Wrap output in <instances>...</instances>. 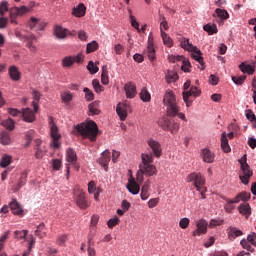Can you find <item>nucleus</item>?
<instances>
[{
  "label": "nucleus",
  "instance_id": "obj_1",
  "mask_svg": "<svg viewBox=\"0 0 256 256\" xmlns=\"http://www.w3.org/2000/svg\"><path fill=\"white\" fill-rule=\"evenodd\" d=\"M142 164L139 165V171L137 173V183H143V175L146 177H153L157 174V168L153 165V154H142Z\"/></svg>",
  "mask_w": 256,
  "mask_h": 256
},
{
  "label": "nucleus",
  "instance_id": "obj_2",
  "mask_svg": "<svg viewBox=\"0 0 256 256\" xmlns=\"http://www.w3.org/2000/svg\"><path fill=\"white\" fill-rule=\"evenodd\" d=\"M163 103L166 107V113L168 117H177L178 119H182V121H187L185 115L179 112V106L177 105V98L173 91H168L165 93L163 98Z\"/></svg>",
  "mask_w": 256,
  "mask_h": 256
},
{
  "label": "nucleus",
  "instance_id": "obj_3",
  "mask_svg": "<svg viewBox=\"0 0 256 256\" xmlns=\"http://www.w3.org/2000/svg\"><path fill=\"white\" fill-rule=\"evenodd\" d=\"M75 129L83 139H89L91 141L97 140V135L99 133V128L94 121H89L86 124H78L75 126Z\"/></svg>",
  "mask_w": 256,
  "mask_h": 256
},
{
  "label": "nucleus",
  "instance_id": "obj_4",
  "mask_svg": "<svg viewBox=\"0 0 256 256\" xmlns=\"http://www.w3.org/2000/svg\"><path fill=\"white\" fill-rule=\"evenodd\" d=\"M238 162L240 163L239 179L243 185H249V179L253 177V170L247 163V154H244Z\"/></svg>",
  "mask_w": 256,
  "mask_h": 256
},
{
  "label": "nucleus",
  "instance_id": "obj_5",
  "mask_svg": "<svg viewBox=\"0 0 256 256\" xmlns=\"http://www.w3.org/2000/svg\"><path fill=\"white\" fill-rule=\"evenodd\" d=\"M158 125L161 127L164 131H170L172 135H175L177 131H179V122L175 120V117L173 116H163L158 120Z\"/></svg>",
  "mask_w": 256,
  "mask_h": 256
},
{
  "label": "nucleus",
  "instance_id": "obj_6",
  "mask_svg": "<svg viewBox=\"0 0 256 256\" xmlns=\"http://www.w3.org/2000/svg\"><path fill=\"white\" fill-rule=\"evenodd\" d=\"M187 183H194L195 188L199 193H201L202 199H205V189L203 186L205 185V178L201 175V173L192 172L186 178Z\"/></svg>",
  "mask_w": 256,
  "mask_h": 256
},
{
  "label": "nucleus",
  "instance_id": "obj_7",
  "mask_svg": "<svg viewBox=\"0 0 256 256\" xmlns=\"http://www.w3.org/2000/svg\"><path fill=\"white\" fill-rule=\"evenodd\" d=\"M180 45L182 47V49H185L186 51H189L191 54V57H193V59H195V61H198V63L200 65H204L203 63V53H201V50H199V48H197V46H193V44H191L189 42V39H183L181 42H180Z\"/></svg>",
  "mask_w": 256,
  "mask_h": 256
},
{
  "label": "nucleus",
  "instance_id": "obj_8",
  "mask_svg": "<svg viewBox=\"0 0 256 256\" xmlns=\"http://www.w3.org/2000/svg\"><path fill=\"white\" fill-rule=\"evenodd\" d=\"M73 195L74 201L79 209H87L91 206V204L89 203V201H87V198L85 197V192H83L81 188H74Z\"/></svg>",
  "mask_w": 256,
  "mask_h": 256
},
{
  "label": "nucleus",
  "instance_id": "obj_9",
  "mask_svg": "<svg viewBox=\"0 0 256 256\" xmlns=\"http://www.w3.org/2000/svg\"><path fill=\"white\" fill-rule=\"evenodd\" d=\"M66 173H67V179H69V173L71 171V167L76 169V171H79V164H77V154L73 149L69 148L66 151Z\"/></svg>",
  "mask_w": 256,
  "mask_h": 256
},
{
  "label": "nucleus",
  "instance_id": "obj_10",
  "mask_svg": "<svg viewBox=\"0 0 256 256\" xmlns=\"http://www.w3.org/2000/svg\"><path fill=\"white\" fill-rule=\"evenodd\" d=\"M49 127L50 136L52 139V147H54V149H59V147H61V143L59 142V140L61 139V134H59V127H57V125L53 121V118L51 117L49 120Z\"/></svg>",
  "mask_w": 256,
  "mask_h": 256
},
{
  "label": "nucleus",
  "instance_id": "obj_11",
  "mask_svg": "<svg viewBox=\"0 0 256 256\" xmlns=\"http://www.w3.org/2000/svg\"><path fill=\"white\" fill-rule=\"evenodd\" d=\"M182 95L183 101L186 103V107H191V105H193L191 97H199V95H201V90H199L197 86H192L189 91H184Z\"/></svg>",
  "mask_w": 256,
  "mask_h": 256
},
{
  "label": "nucleus",
  "instance_id": "obj_12",
  "mask_svg": "<svg viewBox=\"0 0 256 256\" xmlns=\"http://www.w3.org/2000/svg\"><path fill=\"white\" fill-rule=\"evenodd\" d=\"M32 106L34 107V111L31 110V108H25L21 112V117H23V121L26 123H33V121H35V113H37L39 105L37 102H32Z\"/></svg>",
  "mask_w": 256,
  "mask_h": 256
},
{
  "label": "nucleus",
  "instance_id": "obj_13",
  "mask_svg": "<svg viewBox=\"0 0 256 256\" xmlns=\"http://www.w3.org/2000/svg\"><path fill=\"white\" fill-rule=\"evenodd\" d=\"M83 54H78L76 56H66L62 60V67H71L73 63H83Z\"/></svg>",
  "mask_w": 256,
  "mask_h": 256
},
{
  "label": "nucleus",
  "instance_id": "obj_14",
  "mask_svg": "<svg viewBox=\"0 0 256 256\" xmlns=\"http://www.w3.org/2000/svg\"><path fill=\"white\" fill-rule=\"evenodd\" d=\"M34 157L37 159H43L45 157V153H47V148L43 145V141L41 139L34 140Z\"/></svg>",
  "mask_w": 256,
  "mask_h": 256
},
{
  "label": "nucleus",
  "instance_id": "obj_15",
  "mask_svg": "<svg viewBox=\"0 0 256 256\" xmlns=\"http://www.w3.org/2000/svg\"><path fill=\"white\" fill-rule=\"evenodd\" d=\"M131 109V106L127 102L119 103L116 107V113L120 117V121L127 119V111Z\"/></svg>",
  "mask_w": 256,
  "mask_h": 256
},
{
  "label": "nucleus",
  "instance_id": "obj_16",
  "mask_svg": "<svg viewBox=\"0 0 256 256\" xmlns=\"http://www.w3.org/2000/svg\"><path fill=\"white\" fill-rule=\"evenodd\" d=\"M45 22L41 21V19L36 17H31L30 21H28V27L30 29H35L36 31H43L45 29Z\"/></svg>",
  "mask_w": 256,
  "mask_h": 256
},
{
  "label": "nucleus",
  "instance_id": "obj_17",
  "mask_svg": "<svg viewBox=\"0 0 256 256\" xmlns=\"http://www.w3.org/2000/svg\"><path fill=\"white\" fill-rule=\"evenodd\" d=\"M147 145L153 151L155 157H161V155L163 154V150L161 149V143L150 138L147 140Z\"/></svg>",
  "mask_w": 256,
  "mask_h": 256
},
{
  "label": "nucleus",
  "instance_id": "obj_18",
  "mask_svg": "<svg viewBox=\"0 0 256 256\" xmlns=\"http://www.w3.org/2000/svg\"><path fill=\"white\" fill-rule=\"evenodd\" d=\"M124 91L126 93L127 99H135L137 95V86L133 82H127L124 85Z\"/></svg>",
  "mask_w": 256,
  "mask_h": 256
},
{
  "label": "nucleus",
  "instance_id": "obj_19",
  "mask_svg": "<svg viewBox=\"0 0 256 256\" xmlns=\"http://www.w3.org/2000/svg\"><path fill=\"white\" fill-rule=\"evenodd\" d=\"M196 230L193 231V237H199V235H205L207 233V222L205 220H199L196 223Z\"/></svg>",
  "mask_w": 256,
  "mask_h": 256
},
{
  "label": "nucleus",
  "instance_id": "obj_20",
  "mask_svg": "<svg viewBox=\"0 0 256 256\" xmlns=\"http://www.w3.org/2000/svg\"><path fill=\"white\" fill-rule=\"evenodd\" d=\"M9 207L13 213V215H18L19 217H23L25 215V212L23 211V208L21 207V204L17 200H13L9 203Z\"/></svg>",
  "mask_w": 256,
  "mask_h": 256
},
{
  "label": "nucleus",
  "instance_id": "obj_21",
  "mask_svg": "<svg viewBox=\"0 0 256 256\" xmlns=\"http://www.w3.org/2000/svg\"><path fill=\"white\" fill-rule=\"evenodd\" d=\"M126 187L132 195H139V191H141V186H139L135 179L129 180Z\"/></svg>",
  "mask_w": 256,
  "mask_h": 256
},
{
  "label": "nucleus",
  "instance_id": "obj_22",
  "mask_svg": "<svg viewBox=\"0 0 256 256\" xmlns=\"http://www.w3.org/2000/svg\"><path fill=\"white\" fill-rule=\"evenodd\" d=\"M201 157L204 163H213L215 161V154H213V152L207 148H204L201 151Z\"/></svg>",
  "mask_w": 256,
  "mask_h": 256
},
{
  "label": "nucleus",
  "instance_id": "obj_23",
  "mask_svg": "<svg viewBox=\"0 0 256 256\" xmlns=\"http://www.w3.org/2000/svg\"><path fill=\"white\" fill-rule=\"evenodd\" d=\"M109 161H111V152H109V150H105L102 153V156L98 159V163L107 169V167H109Z\"/></svg>",
  "mask_w": 256,
  "mask_h": 256
},
{
  "label": "nucleus",
  "instance_id": "obj_24",
  "mask_svg": "<svg viewBox=\"0 0 256 256\" xmlns=\"http://www.w3.org/2000/svg\"><path fill=\"white\" fill-rule=\"evenodd\" d=\"M221 149L224 153H231V146L229 145V139H227V132L221 134Z\"/></svg>",
  "mask_w": 256,
  "mask_h": 256
},
{
  "label": "nucleus",
  "instance_id": "obj_25",
  "mask_svg": "<svg viewBox=\"0 0 256 256\" xmlns=\"http://www.w3.org/2000/svg\"><path fill=\"white\" fill-rule=\"evenodd\" d=\"M54 35L57 39H65V37H67V35H69V30H67L61 26H55Z\"/></svg>",
  "mask_w": 256,
  "mask_h": 256
},
{
  "label": "nucleus",
  "instance_id": "obj_26",
  "mask_svg": "<svg viewBox=\"0 0 256 256\" xmlns=\"http://www.w3.org/2000/svg\"><path fill=\"white\" fill-rule=\"evenodd\" d=\"M8 73L12 81H19V79H21V72L19 71L17 66H10L8 69Z\"/></svg>",
  "mask_w": 256,
  "mask_h": 256
},
{
  "label": "nucleus",
  "instance_id": "obj_27",
  "mask_svg": "<svg viewBox=\"0 0 256 256\" xmlns=\"http://www.w3.org/2000/svg\"><path fill=\"white\" fill-rule=\"evenodd\" d=\"M238 211L241 215H244L246 219H249V216L251 215V206L249 204H240Z\"/></svg>",
  "mask_w": 256,
  "mask_h": 256
},
{
  "label": "nucleus",
  "instance_id": "obj_28",
  "mask_svg": "<svg viewBox=\"0 0 256 256\" xmlns=\"http://www.w3.org/2000/svg\"><path fill=\"white\" fill-rule=\"evenodd\" d=\"M85 11H87L85 4H79L78 7L72 10V14L75 17H85Z\"/></svg>",
  "mask_w": 256,
  "mask_h": 256
},
{
  "label": "nucleus",
  "instance_id": "obj_29",
  "mask_svg": "<svg viewBox=\"0 0 256 256\" xmlns=\"http://www.w3.org/2000/svg\"><path fill=\"white\" fill-rule=\"evenodd\" d=\"M215 13H216V15L218 17V19H217L218 23L219 22L223 23V21L227 20V18L229 17V12H227L224 9L217 8L215 10Z\"/></svg>",
  "mask_w": 256,
  "mask_h": 256
},
{
  "label": "nucleus",
  "instance_id": "obj_30",
  "mask_svg": "<svg viewBox=\"0 0 256 256\" xmlns=\"http://www.w3.org/2000/svg\"><path fill=\"white\" fill-rule=\"evenodd\" d=\"M27 183V171L21 173L17 186L14 188V193H17Z\"/></svg>",
  "mask_w": 256,
  "mask_h": 256
},
{
  "label": "nucleus",
  "instance_id": "obj_31",
  "mask_svg": "<svg viewBox=\"0 0 256 256\" xmlns=\"http://www.w3.org/2000/svg\"><path fill=\"white\" fill-rule=\"evenodd\" d=\"M239 69L242 73H247L248 75H253V73H255V67L250 64H246L245 62L239 65Z\"/></svg>",
  "mask_w": 256,
  "mask_h": 256
},
{
  "label": "nucleus",
  "instance_id": "obj_32",
  "mask_svg": "<svg viewBox=\"0 0 256 256\" xmlns=\"http://www.w3.org/2000/svg\"><path fill=\"white\" fill-rule=\"evenodd\" d=\"M12 161H13V157H11L10 155L4 154L0 159V167L2 169L9 167Z\"/></svg>",
  "mask_w": 256,
  "mask_h": 256
},
{
  "label": "nucleus",
  "instance_id": "obj_33",
  "mask_svg": "<svg viewBox=\"0 0 256 256\" xmlns=\"http://www.w3.org/2000/svg\"><path fill=\"white\" fill-rule=\"evenodd\" d=\"M149 187V182H145V184L142 186L140 194L142 201H147V199H149Z\"/></svg>",
  "mask_w": 256,
  "mask_h": 256
},
{
  "label": "nucleus",
  "instance_id": "obj_34",
  "mask_svg": "<svg viewBox=\"0 0 256 256\" xmlns=\"http://www.w3.org/2000/svg\"><path fill=\"white\" fill-rule=\"evenodd\" d=\"M27 7L22 6V7H15L10 9V15H16V16H21L25 15L27 13Z\"/></svg>",
  "mask_w": 256,
  "mask_h": 256
},
{
  "label": "nucleus",
  "instance_id": "obj_35",
  "mask_svg": "<svg viewBox=\"0 0 256 256\" xmlns=\"http://www.w3.org/2000/svg\"><path fill=\"white\" fill-rule=\"evenodd\" d=\"M0 143L2 145H11V136L9 135V132H1L0 133Z\"/></svg>",
  "mask_w": 256,
  "mask_h": 256
},
{
  "label": "nucleus",
  "instance_id": "obj_36",
  "mask_svg": "<svg viewBox=\"0 0 256 256\" xmlns=\"http://www.w3.org/2000/svg\"><path fill=\"white\" fill-rule=\"evenodd\" d=\"M161 37L164 45L167 47H173V39H171V37H169V35L163 30H161Z\"/></svg>",
  "mask_w": 256,
  "mask_h": 256
},
{
  "label": "nucleus",
  "instance_id": "obj_37",
  "mask_svg": "<svg viewBox=\"0 0 256 256\" xmlns=\"http://www.w3.org/2000/svg\"><path fill=\"white\" fill-rule=\"evenodd\" d=\"M102 85H109V71H107V66H103L101 74Z\"/></svg>",
  "mask_w": 256,
  "mask_h": 256
},
{
  "label": "nucleus",
  "instance_id": "obj_38",
  "mask_svg": "<svg viewBox=\"0 0 256 256\" xmlns=\"http://www.w3.org/2000/svg\"><path fill=\"white\" fill-rule=\"evenodd\" d=\"M88 109L91 113V115H99L101 111H99V102L94 101L91 104H89Z\"/></svg>",
  "mask_w": 256,
  "mask_h": 256
},
{
  "label": "nucleus",
  "instance_id": "obj_39",
  "mask_svg": "<svg viewBox=\"0 0 256 256\" xmlns=\"http://www.w3.org/2000/svg\"><path fill=\"white\" fill-rule=\"evenodd\" d=\"M140 99L144 101V103H149L151 101V94L147 90V88H142L140 92Z\"/></svg>",
  "mask_w": 256,
  "mask_h": 256
},
{
  "label": "nucleus",
  "instance_id": "obj_40",
  "mask_svg": "<svg viewBox=\"0 0 256 256\" xmlns=\"http://www.w3.org/2000/svg\"><path fill=\"white\" fill-rule=\"evenodd\" d=\"M97 49H99V43H97V41H92L87 44L86 53H88V54L95 53V51H97Z\"/></svg>",
  "mask_w": 256,
  "mask_h": 256
},
{
  "label": "nucleus",
  "instance_id": "obj_41",
  "mask_svg": "<svg viewBox=\"0 0 256 256\" xmlns=\"http://www.w3.org/2000/svg\"><path fill=\"white\" fill-rule=\"evenodd\" d=\"M204 31H206V33H208V35H215V33H217V25L215 24H206L203 27Z\"/></svg>",
  "mask_w": 256,
  "mask_h": 256
},
{
  "label": "nucleus",
  "instance_id": "obj_42",
  "mask_svg": "<svg viewBox=\"0 0 256 256\" xmlns=\"http://www.w3.org/2000/svg\"><path fill=\"white\" fill-rule=\"evenodd\" d=\"M35 235H37V237H39L40 239H43V237H45L46 232L44 223L37 226V229L35 230Z\"/></svg>",
  "mask_w": 256,
  "mask_h": 256
},
{
  "label": "nucleus",
  "instance_id": "obj_43",
  "mask_svg": "<svg viewBox=\"0 0 256 256\" xmlns=\"http://www.w3.org/2000/svg\"><path fill=\"white\" fill-rule=\"evenodd\" d=\"M1 125H3V127H5L6 129H9V131H13V129H15V122L11 118L2 121Z\"/></svg>",
  "mask_w": 256,
  "mask_h": 256
},
{
  "label": "nucleus",
  "instance_id": "obj_44",
  "mask_svg": "<svg viewBox=\"0 0 256 256\" xmlns=\"http://www.w3.org/2000/svg\"><path fill=\"white\" fill-rule=\"evenodd\" d=\"M229 231V237H233V239H235V237H241V235H243V232L235 227H230L228 229Z\"/></svg>",
  "mask_w": 256,
  "mask_h": 256
},
{
  "label": "nucleus",
  "instance_id": "obj_45",
  "mask_svg": "<svg viewBox=\"0 0 256 256\" xmlns=\"http://www.w3.org/2000/svg\"><path fill=\"white\" fill-rule=\"evenodd\" d=\"M92 86L97 93H103V91H105V88L101 85V83H99V80L97 79L92 80Z\"/></svg>",
  "mask_w": 256,
  "mask_h": 256
},
{
  "label": "nucleus",
  "instance_id": "obj_46",
  "mask_svg": "<svg viewBox=\"0 0 256 256\" xmlns=\"http://www.w3.org/2000/svg\"><path fill=\"white\" fill-rule=\"evenodd\" d=\"M147 55H148V59L150 61H155V59H156L155 48L153 47L152 44L148 45V47H147Z\"/></svg>",
  "mask_w": 256,
  "mask_h": 256
},
{
  "label": "nucleus",
  "instance_id": "obj_47",
  "mask_svg": "<svg viewBox=\"0 0 256 256\" xmlns=\"http://www.w3.org/2000/svg\"><path fill=\"white\" fill-rule=\"evenodd\" d=\"M182 66L181 69L182 71H184L185 73H189V68L191 67V62H189L188 59H186L185 57L182 56Z\"/></svg>",
  "mask_w": 256,
  "mask_h": 256
},
{
  "label": "nucleus",
  "instance_id": "obj_48",
  "mask_svg": "<svg viewBox=\"0 0 256 256\" xmlns=\"http://www.w3.org/2000/svg\"><path fill=\"white\" fill-rule=\"evenodd\" d=\"M27 233H28L27 230H21V231L16 230L14 232V237H15V239H18V241H21V240L25 239V237H27Z\"/></svg>",
  "mask_w": 256,
  "mask_h": 256
},
{
  "label": "nucleus",
  "instance_id": "obj_49",
  "mask_svg": "<svg viewBox=\"0 0 256 256\" xmlns=\"http://www.w3.org/2000/svg\"><path fill=\"white\" fill-rule=\"evenodd\" d=\"M61 99L63 103H70V101H73V94L71 92H63L61 94Z\"/></svg>",
  "mask_w": 256,
  "mask_h": 256
},
{
  "label": "nucleus",
  "instance_id": "obj_50",
  "mask_svg": "<svg viewBox=\"0 0 256 256\" xmlns=\"http://www.w3.org/2000/svg\"><path fill=\"white\" fill-rule=\"evenodd\" d=\"M9 233V231H6L0 236V251H3V248L5 247V241L9 239Z\"/></svg>",
  "mask_w": 256,
  "mask_h": 256
},
{
  "label": "nucleus",
  "instance_id": "obj_51",
  "mask_svg": "<svg viewBox=\"0 0 256 256\" xmlns=\"http://www.w3.org/2000/svg\"><path fill=\"white\" fill-rule=\"evenodd\" d=\"M87 69L91 73V75H95V73L99 71V67L95 66V63H93V61L88 62Z\"/></svg>",
  "mask_w": 256,
  "mask_h": 256
},
{
  "label": "nucleus",
  "instance_id": "obj_52",
  "mask_svg": "<svg viewBox=\"0 0 256 256\" xmlns=\"http://www.w3.org/2000/svg\"><path fill=\"white\" fill-rule=\"evenodd\" d=\"M84 93H85V99L86 101H93L95 99V94H93V91L89 88H84Z\"/></svg>",
  "mask_w": 256,
  "mask_h": 256
},
{
  "label": "nucleus",
  "instance_id": "obj_53",
  "mask_svg": "<svg viewBox=\"0 0 256 256\" xmlns=\"http://www.w3.org/2000/svg\"><path fill=\"white\" fill-rule=\"evenodd\" d=\"M247 79V76H233L232 81L236 85H243L245 83V80Z\"/></svg>",
  "mask_w": 256,
  "mask_h": 256
},
{
  "label": "nucleus",
  "instance_id": "obj_54",
  "mask_svg": "<svg viewBox=\"0 0 256 256\" xmlns=\"http://www.w3.org/2000/svg\"><path fill=\"white\" fill-rule=\"evenodd\" d=\"M238 197H240V201L247 203V201H249V199H251V193L241 192V193H238Z\"/></svg>",
  "mask_w": 256,
  "mask_h": 256
},
{
  "label": "nucleus",
  "instance_id": "obj_55",
  "mask_svg": "<svg viewBox=\"0 0 256 256\" xmlns=\"http://www.w3.org/2000/svg\"><path fill=\"white\" fill-rule=\"evenodd\" d=\"M240 245H242L243 249H246L247 251L253 253L254 249L253 247H251V242H248L247 240L243 239L240 241Z\"/></svg>",
  "mask_w": 256,
  "mask_h": 256
},
{
  "label": "nucleus",
  "instance_id": "obj_56",
  "mask_svg": "<svg viewBox=\"0 0 256 256\" xmlns=\"http://www.w3.org/2000/svg\"><path fill=\"white\" fill-rule=\"evenodd\" d=\"M107 225L109 229H113L116 225H119V218L115 216L114 218L108 220Z\"/></svg>",
  "mask_w": 256,
  "mask_h": 256
},
{
  "label": "nucleus",
  "instance_id": "obj_57",
  "mask_svg": "<svg viewBox=\"0 0 256 256\" xmlns=\"http://www.w3.org/2000/svg\"><path fill=\"white\" fill-rule=\"evenodd\" d=\"M246 118L248 121H251V123H256V116L255 113L252 112V110H246Z\"/></svg>",
  "mask_w": 256,
  "mask_h": 256
},
{
  "label": "nucleus",
  "instance_id": "obj_58",
  "mask_svg": "<svg viewBox=\"0 0 256 256\" xmlns=\"http://www.w3.org/2000/svg\"><path fill=\"white\" fill-rule=\"evenodd\" d=\"M9 3L7 1H3L0 4V15H3L4 13H7L9 11Z\"/></svg>",
  "mask_w": 256,
  "mask_h": 256
},
{
  "label": "nucleus",
  "instance_id": "obj_59",
  "mask_svg": "<svg viewBox=\"0 0 256 256\" xmlns=\"http://www.w3.org/2000/svg\"><path fill=\"white\" fill-rule=\"evenodd\" d=\"M167 79L169 81H177V79H179V75L177 74V72L168 71Z\"/></svg>",
  "mask_w": 256,
  "mask_h": 256
},
{
  "label": "nucleus",
  "instance_id": "obj_60",
  "mask_svg": "<svg viewBox=\"0 0 256 256\" xmlns=\"http://www.w3.org/2000/svg\"><path fill=\"white\" fill-rule=\"evenodd\" d=\"M189 223H191L189 218H182L179 222V225L181 229H187V227H189Z\"/></svg>",
  "mask_w": 256,
  "mask_h": 256
},
{
  "label": "nucleus",
  "instance_id": "obj_61",
  "mask_svg": "<svg viewBox=\"0 0 256 256\" xmlns=\"http://www.w3.org/2000/svg\"><path fill=\"white\" fill-rule=\"evenodd\" d=\"M183 60V56H180V55H170L168 56V61L170 63H177V61H182Z\"/></svg>",
  "mask_w": 256,
  "mask_h": 256
},
{
  "label": "nucleus",
  "instance_id": "obj_62",
  "mask_svg": "<svg viewBox=\"0 0 256 256\" xmlns=\"http://www.w3.org/2000/svg\"><path fill=\"white\" fill-rule=\"evenodd\" d=\"M157 205H159V198H152L148 201L149 209H153L154 207H157Z\"/></svg>",
  "mask_w": 256,
  "mask_h": 256
},
{
  "label": "nucleus",
  "instance_id": "obj_63",
  "mask_svg": "<svg viewBox=\"0 0 256 256\" xmlns=\"http://www.w3.org/2000/svg\"><path fill=\"white\" fill-rule=\"evenodd\" d=\"M97 191V186L95 185V182L91 181L88 183V193L92 194Z\"/></svg>",
  "mask_w": 256,
  "mask_h": 256
},
{
  "label": "nucleus",
  "instance_id": "obj_64",
  "mask_svg": "<svg viewBox=\"0 0 256 256\" xmlns=\"http://www.w3.org/2000/svg\"><path fill=\"white\" fill-rule=\"evenodd\" d=\"M247 241L251 243V245H254V247H256V234L252 233L249 234L247 237Z\"/></svg>",
  "mask_w": 256,
  "mask_h": 256
}]
</instances>
